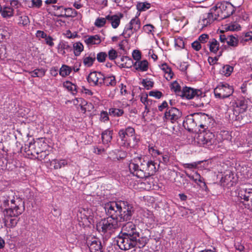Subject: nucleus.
<instances>
[{"instance_id": "1", "label": "nucleus", "mask_w": 252, "mask_h": 252, "mask_svg": "<svg viewBox=\"0 0 252 252\" xmlns=\"http://www.w3.org/2000/svg\"><path fill=\"white\" fill-rule=\"evenodd\" d=\"M105 211L108 218L118 222L127 221L116 237V243L119 248L127 251L132 248L142 249L148 243L149 239L140 236L136 225L130 220L135 210L133 205L127 201L120 200L110 201L105 204Z\"/></svg>"}, {"instance_id": "2", "label": "nucleus", "mask_w": 252, "mask_h": 252, "mask_svg": "<svg viewBox=\"0 0 252 252\" xmlns=\"http://www.w3.org/2000/svg\"><path fill=\"white\" fill-rule=\"evenodd\" d=\"M4 198L2 204L4 207L2 211L4 222L6 224L9 219V226L14 227L18 221L16 218L22 214L25 210L24 201L11 190L5 194Z\"/></svg>"}, {"instance_id": "3", "label": "nucleus", "mask_w": 252, "mask_h": 252, "mask_svg": "<svg viewBox=\"0 0 252 252\" xmlns=\"http://www.w3.org/2000/svg\"><path fill=\"white\" fill-rule=\"evenodd\" d=\"M215 6L217 10V15L221 20L230 17L235 11V7L229 1L218 2Z\"/></svg>"}, {"instance_id": "4", "label": "nucleus", "mask_w": 252, "mask_h": 252, "mask_svg": "<svg viewBox=\"0 0 252 252\" xmlns=\"http://www.w3.org/2000/svg\"><path fill=\"white\" fill-rule=\"evenodd\" d=\"M248 103V100L243 96L237 98L234 100L233 108V115L234 117H233L232 119H234L235 121L241 122L243 119L241 114L244 113L247 110Z\"/></svg>"}, {"instance_id": "5", "label": "nucleus", "mask_w": 252, "mask_h": 252, "mask_svg": "<svg viewBox=\"0 0 252 252\" xmlns=\"http://www.w3.org/2000/svg\"><path fill=\"white\" fill-rule=\"evenodd\" d=\"M119 227L118 222L116 220L109 219V218L101 219L96 224V229L99 232L105 234L110 231H113Z\"/></svg>"}, {"instance_id": "6", "label": "nucleus", "mask_w": 252, "mask_h": 252, "mask_svg": "<svg viewBox=\"0 0 252 252\" xmlns=\"http://www.w3.org/2000/svg\"><path fill=\"white\" fill-rule=\"evenodd\" d=\"M233 87L227 83H220L214 89V93L216 97L224 99L229 97L233 93Z\"/></svg>"}, {"instance_id": "7", "label": "nucleus", "mask_w": 252, "mask_h": 252, "mask_svg": "<svg viewBox=\"0 0 252 252\" xmlns=\"http://www.w3.org/2000/svg\"><path fill=\"white\" fill-rule=\"evenodd\" d=\"M181 94V97L188 99L196 98V99H201L205 96V93H203L201 90L195 89L190 87H185L179 92Z\"/></svg>"}, {"instance_id": "8", "label": "nucleus", "mask_w": 252, "mask_h": 252, "mask_svg": "<svg viewBox=\"0 0 252 252\" xmlns=\"http://www.w3.org/2000/svg\"><path fill=\"white\" fill-rule=\"evenodd\" d=\"M144 163L142 165L143 171L144 172H141L140 176L146 175V178L153 175L158 170L159 167V164H157V162L152 160H149L147 157H144Z\"/></svg>"}, {"instance_id": "9", "label": "nucleus", "mask_w": 252, "mask_h": 252, "mask_svg": "<svg viewBox=\"0 0 252 252\" xmlns=\"http://www.w3.org/2000/svg\"><path fill=\"white\" fill-rule=\"evenodd\" d=\"M198 143L205 148L211 149L212 146L216 144L215 134L210 131L200 133L198 136Z\"/></svg>"}, {"instance_id": "10", "label": "nucleus", "mask_w": 252, "mask_h": 252, "mask_svg": "<svg viewBox=\"0 0 252 252\" xmlns=\"http://www.w3.org/2000/svg\"><path fill=\"white\" fill-rule=\"evenodd\" d=\"M182 112L176 107H167L164 114L163 120L164 122L169 121L174 124L182 117Z\"/></svg>"}, {"instance_id": "11", "label": "nucleus", "mask_w": 252, "mask_h": 252, "mask_svg": "<svg viewBox=\"0 0 252 252\" xmlns=\"http://www.w3.org/2000/svg\"><path fill=\"white\" fill-rule=\"evenodd\" d=\"M238 196L244 201L250 202L252 201V189L247 188L245 185L239 186L237 189Z\"/></svg>"}, {"instance_id": "12", "label": "nucleus", "mask_w": 252, "mask_h": 252, "mask_svg": "<svg viewBox=\"0 0 252 252\" xmlns=\"http://www.w3.org/2000/svg\"><path fill=\"white\" fill-rule=\"evenodd\" d=\"M138 160L140 163V165L138 163H135L134 162H130L129 164V169L130 172L134 175L139 178H146V175H142V176H140L141 173L140 172H144L142 170V165L144 163L143 158L140 157L138 158Z\"/></svg>"}, {"instance_id": "13", "label": "nucleus", "mask_w": 252, "mask_h": 252, "mask_svg": "<svg viewBox=\"0 0 252 252\" xmlns=\"http://www.w3.org/2000/svg\"><path fill=\"white\" fill-rule=\"evenodd\" d=\"M40 143L38 142H30L28 145H26L25 147V152L28 156H32L36 157V155H38L40 153H43V150H41L39 145Z\"/></svg>"}, {"instance_id": "14", "label": "nucleus", "mask_w": 252, "mask_h": 252, "mask_svg": "<svg viewBox=\"0 0 252 252\" xmlns=\"http://www.w3.org/2000/svg\"><path fill=\"white\" fill-rule=\"evenodd\" d=\"M120 138H124L125 135H127L128 137H131L132 139V146H135L139 142V139L137 138L135 135V130L134 129L130 126H128L126 129H121L118 132Z\"/></svg>"}, {"instance_id": "15", "label": "nucleus", "mask_w": 252, "mask_h": 252, "mask_svg": "<svg viewBox=\"0 0 252 252\" xmlns=\"http://www.w3.org/2000/svg\"><path fill=\"white\" fill-rule=\"evenodd\" d=\"M194 116L197 126L204 129L207 128L206 123L210 120L209 115L203 113H195Z\"/></svg>"}, {"instance_id": "16", "label": "nucleus", "mask_w": 252, "mask_h": 252, "mask_svg": "<svg viewBox=\"0 0 252 252\" xmlns=\"http://www.w3.org/2000/svg\"><path fill=\"white\" fill-rule=\"evenodd\" d=\"M217 10L215 8V6L212 7L209 12L204 15L202 20L203 25L207 26L212 23L215 20H217L220 17L217 15Z\"/></svg>"}, {"instance_id": "17", "label": "nucleus", "mask_w": 252, "mask_h": 252, "mask_svg": "<svg viewBox=\"0 0 252 252\" xmlns=\"http://www.w3.org/2000/svg\"><path fill=\"white\" fill-rule=\"evenodd\" d=\"M183 126L188 131H193L195 127L197 126L194 113L186 117L185 119L183 121Z\"/></svg>"}, {"instance_id": "18", "label": "nucleus", "mask_w": 252, "mask_h": 252, "mask_svg": "<svg viewBox=\"0 0 252 252\" xmlns=\"http://www.w3.org/2000/svg\"><path fill=\"white\" fill-rule=\"evenodd\" d=\"M87 244L91 252H103L101 242L99 240L94 238L92 241L88 240Z\"/></svg>"}, {"instance_id": "19", "label": "nucleus", "mask_w": 252, "mask_h": 252, "mask_svg": "<svg viewBox=\"0 0 252 252\" xmlns=\"http://www.w3.org/2000/svg\"><path fill=\"white\" fill-rule=\"evenodd\" d=\"M123 17L122 13H120L119 15L115 14L113 15H108L106 16L107 21L111 24L112 27L114 29H116L120 24L121 19Z\"/></svg>"}, {"instance_id": "20", "label": "nucleus", "mask_w": 252, "mask_h": 252, "mask_svg": "<svg viewBox=\"0 0 252 252\" xmlns=\"http://www.w3.org/2000/svg\"><path fill=\"white\" fill-rule=\"evenodd\" d=\"M64 11L65 12L64 14H62L63 11H61V14H58L57 13L54 14V15L55 16H57L58 17H75L77 16L78 12L74 9L72 8H64L63 9Z\"/></svg>"}, {"instance_id": "21", "label": "nucleus", "mask_w": 252, "mask_h": 252, "mask_svg": "<svg viewBox=\"0 0 252 252\" xmlns=\"http://www.w3.org/2000/svg\"><path fill=\"white\" fill-rule=\"evenodd\" d=\"M133 66L137 70L146 71L148 69V62L147 60L136 61L133 63Z\"/></svg>"}, {"instance_id": "22", "label": "nucleus", "mask_w": 252, "mask_h": 252, "mask_svg": "<svg viewBox=\"0 0 252 252\" xmlns=\"http://www.w3.org/2000/svg\"><path fill=\"white\" fill-rule=\"evenodd\" d=\"M113 133V131L109 129H107L102 132L101 139L103 144H107L111 141Z\"/></svg>"}, {"instance_id": "23", "label": "nucleus", "mask_w": 252, "mask_h": 252, "mask_svg": "<svg viewBox=\"0 0 252 252\" xmlns=\"http://www.w3.org/2000/svg\"><path fill=\"white\" fill-rule=\"evenodd\" d=\"M84 41L87 45L90 46L94 44H99L101 43V40L99 35L95 34L94 35L88 36V37L84 40Z\"/></svg>"}, {"instance_id": "24", "label": "nucleus", "mask_w": 252, "mask_h": 252, "mask_svg": "<svg viewBox=\"0 0 252 252\" xmlns=\"http://www.w3.org/2000/svg\"><path fill=\"white\" fill-rule=\"evenodd\" d=\"M1 16L5 19L9 18L13 16V9L8 6H2L1 12H0Z\"/></svg>"}, {"instance_id": "25", "label": "nucleus", "mask_w": 252, "mask_h": 252, "mask_svg": "<svg viewBox=\"0 0 252 252\" xmlns=\"http://www.w3.org/2000/svg\"><path fill=\"white\" fill-rule=\"evenodd\" d=\"M234 180V174L231 171H227L226 172L225 175L222 177L221 180L226 184H230L231 186L233 185L235 182Z\"/></svg>"}, {"instance_id": "26", "label": "nucleus", "mask_w": 252, "mask_h": 252, "mask_svg": "<svg viewBox=\"0 0 252 252\" xmlns=\"http://www.w3.org/2000/svg\"><path fill=\"white\" fill-rule=\"evenodd\" d=\"M160 68L165 73V77L167 80H170L172 78L174 73L172 72L171 68L166 63H164L161 64Z\"/></svg>"}, {"instance_id": "27", "label": "nucleus", "mask_w": 252, "mask_h": 252, "mask_svg": "<svg viewBox=\"0 0 252 252\" xmlns=\"http://www.w3.org/2000/svg\"><path fill=\"white\" fill-rule=\"evenodd\" d=\"M98 72L97 71H94L91 72L88 77L87 80L88 82L93 86H96L98 84Z\"/></svg>"}, {"instance_id": "28", "label": "nucleus", "mask_w": 252, "mask_h": 252, "mask_svg": "<svg viewBox=\"0 0 252 252\" xmlns=\"http://www.w3.org/2000/svg\"><path fill=\"white\" fill-rule=\"evenodd\" d=\"M96 60L95 53H91L88 57L83 58V63L87 67H91L94 64Z\"/></svg>"}, {"instance_id": "29", "label": "nucleus", "mask_w": 252, "mask_h": 252, "mask_svg": "<svg viewBox=\"0 0 252 252\" xmlns=\"http://www.w3.org/2000/svg\"><path fill=\"white\" fill-rule=\"evenodd\" d=\"M208 46L210 52L217 53L219 50L220 44L215 38H212L209 41Z\"/></svg>"}, {"instance_id": "30", "label": "nucleus", "mask_w": 252, "mask_h": 252, "mask_svg": "<svg viewBox=\"0 0 252 252\" xmlns=\"http://www.w3.org/2000/svg\"><path fill=\"white\" fill-rule=\"evenodd\" d=\"M134 32H135V31H134V29H132V27L128 23L126 26L123 32L121 35L124 36L125 38H128Z\"/></svg>"}, {"instance_id": "31", "label": "nucleus", "mask_w": 252, "mask_h": 252, "mask_svg": "<svg viewBox=\"0 0 252 252\" xmlns=\"http://www.w3.org/2000/svg\"><path fill=\"white\" fill-rule=\"evenodd\" d=\"M129 24L132 27V29H134V31H135V32L140 29V21L137 17L132 18Z\"/></svg>"}, {"instance_id": "32", "label": "nucleus", "mask_w": 252, "mask_h": 252, "mask_svg": "<svg viewBox=\"0 0 252 252\" xmlns=\"http://www.w3.org/2000/svg\"><path fill=\"white\" fill-rule=\"evenodd\" d=\"M73 48L75 56H79L84 50V46L80 42H77L73 44Z\"/></svg>"}, {"instance_id": "33", "label": "nucleus", "mask_w": 252, "mask_h": 252, "mask_svg": "<svg viewBox=\"0 0 252 252\" xmlns=\"http://www.w3.org/2000/svg\"><path fill=\"white\" fill-rule=\"evenodd\" d=\"M72 71L71 67L63 64L60 69L59 74L62 77H66L70 74Z\"/></svg>"}, {"instance_id": "34", "label": "nucleus", "mask_w": 252, "mask_h": 252, "mask_svg": "<svg viewBox=\"0 0 252 252\" xmlns=\"http://www.w3.org/2000/svg\"><path fill=\"white\" fill-rule=\"evenodd\" d=\"M117 81L114 75L106 76L105 78L104 85L106 86H115Z\"/></svg>"}, {"instance_id": "35", "label": "nucleus", "mask_w": 252, "mask_h": 252, "mask_svg": "<svg viewBox=\"0 0 252 252\" xmlns=\"http://www.w3.org/2000/svg\"><path fill=\"white\" fill-rule=\"evenodd\" d=\"M52 163L54 164V168L55 169H60L67 164V162L65 159H53Z\"/></svg>"}, {"instance_id": "36", "label": "nucleus", "mask_w": 252, "mask_h": 252, "mask_svg": "<svg viewBox=\"0 0 252 252\" xmlns=\"http://www.w3.org/2000/svg\"><path fill=\"white\" fill-rule=\"evenodd\" d=\"M46 70L44 68L35 69L33 71H30L29 73L31 74L32 77H42L45 74Z\"/></svg>"}, {"instance_id": "37", "label": "nucleus", "mask_w": 252, "mask_h": 252, "mask_svg": "<svg viewBox=\"0 0 252 252\" xmlns=\"http://www.w3.org/2000/svg\"><path fill=\"white\" fill-rule=\"evenodd\" d=\"M239 41V39H238L233 35H228L226 43L228 45L235 47L238 46Z\"/></svg>"}, {"instance_id": "38", "label": "nucleus", "mask_w": 252, "mask_h": 252, "mask_svg": "<svg viewBox=\"0 0 252 252\" xmlns=\"http://www.w3.org/2000/svg\"><path fill=\"white\" fill-rule=\"evenodd\" d=\"M63 87L66 88L69 91H70L72 94H74L77 93V86L72 84L69 81H66L63 83Z\"/></svg>"}, {"instance_id": "39", "label": "nucleus", "mask_w": 252, "mask_h": 252, "mask_svg": "<svg viewBox=\"0 0 252 252\" xmlns=\"http://www.w3.org/2000/svg\"><path fill=\"white\" fill-rule=\"evenodd\" d=\"M249 40H252V32H249L244 33V35H242L239 38L240 43L244 44Z\"/></svg>"}, {"instance_id": "40", "label": "nucleus", "mask_w": 252, "mask_h": 252, "mask_svg": "<svg viewBox=\"0 0 252 252\" xmlns=\"http://www.w3.org/2000/svg\"><path fill=\"white\" fill-rule=\"evenodd\" d=\"M233 70V67L226 64L223 66L221 70V74L225 76H229L231 75Z\"/></svg>"}, {"instance_id": "41", "label": "nucleus", "mask_w": 252, "mask_h": 252, "mask_svg": "<svg viewBox=\"0 0 252 252\" xmlns=\"http://www.w3.org/2000/svg\"><path fill=\"white\" fill-rule=\"evenodd\" d=\"M124 113V110L121 109L111 108L109 110V114L114 117H120L123 115Z\"/></svg>"}, {"instance_id": "42", "label": "nucleus", "mask_w": 252, "mask_h": 252, "mask_svg": "<svg viewBox=\"0 0 252 252\" xmlns=\"http://www.w3.org/2000/svg\"><path fill=\"white\" fill-rule=\"evenodd\" d=\"M121 62L125 63V65L126 68H130L133 65V62L132 60L127 56H123L121 58Z\"/></svg>"}, {"instance_id": "43", "label": "nucleus", "mask_w": 252, "mask_h": 252, "mask_svg": "<svg viewBox=\"0 0 252 252\" xmlns=\"http://www.w3.org/2000/svg\"><path fill=\"white\" fill-rule=\"evenodd\" d=\"M171 90L174 91L176 95L178 96H181V94H179V92H182V90L181 89V86L177 83L176 81H174L171 85Z\"/></svg>"}, {"instance_id": "44", "label": "nucleus", "mask_w": 252, "mask_h": 252, "mask_svg": "<svg viewBox=\"0 0 252 252\" xmlns=\"http://www.w3.org/2000/svg\"><path fill=\"white\" fill-rule=\"evenodd\" d=\"M19 23L18 24L19 25H22L24 26H27L29 24L30 21V19L28 16L26 15L25 14H23L21 15L19 17Z\"/></svg>"}, {"instance_id": "45", "label": "nucleus", "mask_w": 252, "mask_h": 252, "mask_svg": "<svg viewBox=\"0 0 252 252\" xmlns=\"http://www.w3.org/2000/svg\"><path fill=\"white\" fill-rule=\"evenodd\" d=\"M59 50H66L67 51H71V46L68 45V42L64 41H61L58 45Z\"/></svg>"}, {"instance_id": "46", "label": "nucleus", "mask_w": 252, "mask_h": 252, "mask_svg": "<svg viewBox=\"0 0 252 252\" xmlns=\"http://www.w3.org/2000/svg\"><path fill=\"white\" fill-rule=\"evenodd\" d=\"M136 7L139 11H145L150 7V4L147 2H139L137 4Z\"/></svg>"}, {"instance_id": "47", "label": "nucleus", "mask_w": 252, "mask_h": 252, "mask_svg": "<svg viewBox=\"0 0 252 252\" xmlns=\"http://www.w3.org/2000/svg\"><path fill=\"white\" fill-rule=\"evenodd\" d=\"M107 57V54L106 52H100L96 55L95 57L97 61L99 63H104Z\"/></svg>"}, {"instance_id": "48", "label": "nucleus", "mask_w": 252, "mask_h": 252, "mask_svg": "<svg viewBox=\"0 0 252 252\" xmlns=\"http://www.w3.org/2000/svg\"><path fill=\"white\" fill-rule=\"evenodd\" d=\"M124 138H120L123 143L125 146L126 147H133L132 146V139L131 137H128L126 135H125Z\"/></svg>"}, {"instance_id": "49", "label": "nucleus", "mask_w": 252, "mask_h": 252, "mask_svg": "<svg viewBox=\"0 0 252 252\" xmlns=\"http://www.w3.org/2000/svg\"><path fill=\"white\" fill-rule=\"evenodd\" d=\"M107 19L105 18H98L95 22V25L97 27H103L106 23Z\"/></svg>"}, {"instance_id": "50", "label": "nucleus", "mask_w": 252, "mask_h": 252, "mask_svg": "<svg viewBox=\"0 0 252 252\" xmlns=\"http://www.w3.org/2000/svg\"><path fill=\"white\" fill-rule=\"evenodd\" d=\"M142 84L147 90H149L153 87L154 83V82L148 80L147 79H144L142 81Z\"/></svg>"}, {"instance_id": "51", "label": "nucleus", "mask_w": 252, "mask_h": 252, "mask_svg": "<svg viewBox=\"0 0 252 252\" xmlns=\"http://www.w3.org/2000/svg\"><path fill=\"white\" fill-rule=\"evenodd\" d=\"M161 159H159V162L162 163L165 165L169 164L170 161V156L168 153H165L162 155Z\"/></svg>"}, {"instance_id": "52", "label": "nucleus", "mask_w": 252, "mask_h": 252, "mask_svg": "<svg viewBox=\"0 0 252 252\" xmlns=\"http://www.w3.org/2000/svg\"><path fill=\"white\" fill-rule=\"evenodd\" d=\"M107 56L109 60L113 61L118 57V53L115 50L112 49L109 51Z\"/></svg>"}, {"instance_id": "53", "label": "nucleus", "mask_w": 252, "mask_h": 252, "mask_svg": "<svg viewBox=\"0 0 252 252\" xmlns=\"http://www.w3.org/2000/svg\"><path fill=\"white\" fill-rule=\"evenodd\" d=\"M227 29L231 31H237L241 30V26L238 23L234 22L229 25Z\"/></svg>"}, {"instance_id": "54", "label": "nucleus", "mask_w": 252, "mask_h": 252, "mask_svg": "<svg viewBox=\"0 0 252 252\" xmlns=\"http://www.w3.org/2000/svg\"><path fill=\"white\" fill-rule=\"evenodd\" d=\"M99 120L100 121L105 122L109 120L108 113L106 111H102L100 114Z\"/></svg>"}, {"instance_id": "55", "label": "nucleus", "mask_w": 252, "mask_h": 252, "mask_svg": "<svg viewBox=\"0 0 252 252\" xmlns=\"http://www.w3.org/2000/svg\"><path fill=\"white\" fill-rule=\"evenodd\" d=\"M98 84L96 86H101L104 84L105 76L101 72H98Z\"/></svg>"}, {"instance_id": "56", "label": "nucleus", "mask_w": 252, "mask_h": 252, "mask_svg": "<svg viewBox=\"0 0 252 252\" xmlns=\"http://www.w3.org/2000/svg\"><path fill=\"white\" fill-rule=\"evenodd\" d=\"M45 43L49 46L50 47H53L54 45V43L53 41L54 40V39L50 35H46V37L44 38Z\"/></svg>"}, {"instance_id": "57", "label": "nucleus", "mask_w": 252, "mask_h": 252, "mask_svg": "<svg viewBox=\"0 0 252 252\" xmlns=\"http://www.w3.org/2000/svg\"><path fill=\"white\" fill-rule=\"evenodd\" d=\"M150 96H154L158 99H159L162 96V93L159 91H152L149 92Z\"/></svg>"}, {"instance_id": "58", "label": "nucleus", "mask_w": 252, "mask_h": 252, "mask_svg": "<svg viewBox=\"0 0 252 252\" xmlns=\"http://www.w3.org/2000/svg\"><path fill=\"white\" fill-rule=\"evenodd\" d=\"M141 52L139 51L134 50L133 51L132 57H133V59L135 60V61H139L141 58Z\"/></svg>"}, {"instance_id": "59", "label": "nucleus", "mask_w": 252, "mask_h": 252, "mask_svg": "<svg viewBox=\"0 0 252 252\" xmlns=\"http://www.w3.org/2000/svg\"><path fill=\"white\" fill-rule=\"evenodd\" d=\"M191 47L196 51H198L201 48L200 42L197 40H196L192 43Z\"/></svg>"}, {"instance_id": "60", "label": "nucleus", "mask_w": 252, "mask_h": 252, "mask_svg": "<svg viewBox=\"0 0 252 252\" xmlns=\"http://www.w3.org/2000/svg\"><path fill=\"white\" fill-rule=\"evenodd\" d=\"M154 28V27L151 24H147L143 26V29L144 32L148 33H151Z\"/></svg>"}, {"instance_id": "61", "label": "nucleus", "mask_w": 252, "mask_h": 252, "mask_svg": "<svg viewBox=\"0 0 252 252\" xmlns=\"http://www.w3.org/2000/svg\"><path fill=\"white\" fill-rule=\"evenodd\" d=\"M209 38V35L207 34H202L200 35L198 37V41L200 43H206Z\"/></svg>"}, {"instance_id": "62", "label": "nucleus", "mask_w": 252, "mask_h": 252, "mask_svg": "<svg viewBox=\"0 0 252 252\" xmlns=\"http://www.w3.org/2000/svg\"><path fill=\"white\" fill-rule=\"evenodd\" d=\"M47 34L43 31L38 30L36 32V36L38 38H44Z\"/></svg>"}, {"instance_id": "63", "label": "nucleus", "mask_w": 252, "mask_h": 252, "mask_svg": "<svg viewBox=\"0 0 252 252\" xmlns=\"http://www.w3.org/2000/svg\"><path fill=\"white\" fill-rule=\"evenodd\" d=\"M234 246L235 249L240 252H243L245 250V247L239 242H236Z\"/></svg>"}, {"instance_id": "64", "label": "nucleus", "mask_w": 252, "mask_h": 252, "mask_svg": "<svg viewBox=\"0 0 252 252\" xmlns=\"http://www.w3.org/2000/svg\"><path fill=\"white\" fill-rule=\"evenodd\" d=\"M140 101L144 104H148V94H143L142 95L140 98Z\"/></svg>"}]
</instances>
